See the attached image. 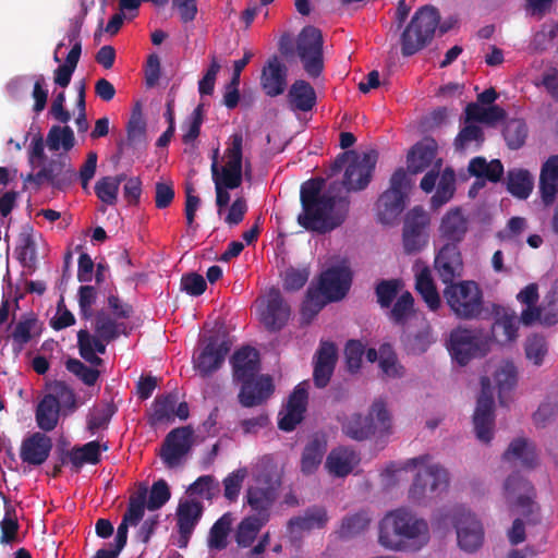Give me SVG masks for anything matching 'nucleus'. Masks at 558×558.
<instances>
[{
	"mask_svg": "<svg viewBox=\"0 0 558 558\" xmlns=\"http://www.w3.org/2000/svg\"><path fill=\"white\" fill-rule=\"evenodd\" d=\"M322 190L319 180H308L301 185L302 211L298 215V222L306 230L325 233L344 221L349 202L340 195L337 182L326 193Z\"/></svg>",
	"mask_w": 558,
	"mask_h": 558,
	"instance_id": "f257e3e1",
	"label": "nucleus"
},
{
	"mask_svg": "<svg viewBox=\"0 0 558 558\" xmlns=\"http://www.w3.org/2000/svg\"><path fill=\"white\" fill-rule=\"evenodd\" d=\"M416 470L408 492L409 500L417 506H428L439 498L449 486L448 471L433 462L430 456L423 454L402 463H390L383 476L387 485L395 484L403 472Z\"/></svg>",
	"mask_w": 558,
	"mask_h": 558,
	"instance_id": "f03ea898",
	"label": "nucleus"
},
{
	"mask_svg": "<svg viewBox=\"0 0 558 558\" xmlns=\"http://www.w3.org/2000/svg\"><path fill=\"white\" fill-rule=\"evenodd\" d=\"M211 178L216 191V205L218 214L230 202V190L238 189L243 178L251 180L252 165L243 157V135L241 132L233 133L226 143V149L219 157V149H215L211 157Z\"/></svg>",
	"mask_w": 558,
	"mask_h": 558,
	"instance_id": "7ed1b4c3",
	"label": "nucleus"
},
{
	"mask_svg": "<svg viewBox=\"0 0 558 558\" xmlns=\"http://www.w3.org/2000/svg\"><path fill=\"white\" fill-rule=\"evenodd\" d=\"M429 542L425 519L408 508L389 511L379 522L378 543L392 551H417Z\"/></svg>",
	"mask_w": 558,
	"mask_h": 558,
	"instance_id": "20e7f679",
	"label": "nucleus"
},
{
	"mask_svg": "<svg viewBox=\"0 0 558 558\" xmlns=\"http://www.w3.org/2000/svg\"><path fill=\"white\" fill-rule=\"evenodd\" d=\"M504 498L513 513L522 515L513 521L507 532L510 544L515 546L525 541V523L535 524L538 521L533 486L519 474H512L504 483Z\"/></svg>",
	"mask_w": 558,
	"mask_h": 558,
	"instance_id": "39448f33",
	"label": "nucleus"
},
{
	"mask_svg": "<svg viewBox=\"0 0 558 558\" xmlns=\"http://www.w3.org/2000/svg\"><path fill=\"white\" fill-rule=\"evenodd\" d=\"M272 459L264 457L251 466V478L244 500L255 515L266 514L270 519V509L277 499L278 482Z\"/></svg>",
	"mask_w": 558,
	"mask_h": 558,
	"instance_id": "423d86ee",
	"label": "nucleus"
},
{
	"mask_svg": "<svg viewBox=\"0 0 558 558\" xmlns=\"http://www.w3.org/2000/svg\"><path fill=\"white\" fill-rule=\"evenodd\" d=\"M342 432L354 440L384 438L392 434V416L383 398L375 399L366 415L354 413L345 417Z\"/></svg>",
	"mask_w": 558,
	"mask_h": 558,
	"instance_id": "0eeeda50",
	"label": "nucleus"
},
{
	"mask_svg": "<svg viewBox=\"0 0 558 558\" xmlns=\"http://www.w3.org/2000/svg\"><path fill=\"white\" fill-rule=\"evenodd\" d=\"M352 274L348 262L342 259L320 275L319 293L310 290L303 305V314L307 311L316 314L327 302L341 300L350 289Z\"/></svg>",
	"mask_w": 558,
	"mask_h": 558,
	"instance_id": "6e6552de",
	"label": "nucleus"
},
{
	"mask_svg": "<svg viewBox=\"0 0 558 558\" xmlns=\"http://www.w3.org/2000/svg\"><path fill=\"white\" fill-rule=\"evenodd\" d=\"M376 162L375 150L365 153L349 150L335 161L333 171L342 173L340 184L345 192H357L368 185Z\"/></svg>",
	"mask_w": 558,
	"mask_h": 558,
	"instance_id": "1a4fd4ad",
	"label": "nucleus"
},
{
	"mask_svg": "<svg viewBox=\"0 0 558 558\" xmlns=\"http://www.w3.org/2000/svg\"><path fill=\"white\" fill-rule=\"evenodd\" d=\"M409 172L416 174L429 169L421 180V189L430 193L436 185L437 177L442 168L441 158L437 157V144L432 138H424L415 144L407 157Z\"/></svg>",
	"mask_w": 558,
	"mask_h": 558,
	"instance_id": "9d476101",
	"label": "nucleus"
},
{
	"mask_svg": "<svg viewBox=\"0 0 558 558\" xmlns=\"http://www.w3.org/2000/svg\"><path fill=\"white\" fill-rule=\"evenodd\" d=\"M450 310L460 318L477 317L483 310L482 292L474 281L451 283L444 290Z\"/></svg>",
	"mask_w": 558,
	"mask_h": 558,
	"instance_id": "9b49d317",
	"label": "nucleus"
},
{
	"mask_svg": "<svg viewBox=\"0 0 558 558\" xmlns=\"http://www.w3.org/2000/svg\"><path fill=\"white\" fill-rule=\"evenodd\" d=\"M439 23L436 9L424 7L412 17L402 35V52L411 56L422 49L434 36Z\"/></svg>",
	"mask_w": 558,
	"mask_h": 558,
	"instance_id": "f8f14e48",
	"label": "nucleus"
},
{
	"mask_svg": "<svg viewBox=\"0 0 558 558\" xmlns=\"http://www.w3.org/2000/svg\"><path fill=\"white\" fill-rule=\"evenodd\" d=\"M448 350L451 357L463 366L489 351V339L478 330L457 328L450 332Z\"/></svg>",
	"mask_w": 558,
	"mask_h": 558,
	"instance_id": "ddd939ff",
	"label": "nucleus"
},
{
	"mask_svg": "<svg viewBox=\"0 0 558 558\" xmlns=\"http://www.w3.org/2000/svg\"><path fill=\"white\" fill-rule=\"evenodd\" d=\"M538 298V287L536 283L527 284L517 294L518 302L524 306L520 315V323L524 326L535 324L550 326L558 322V312L551 308L556 302V293L551 292L546 296L548 306H537Z\"/></svg>",
	"mask_w": 558,
	"mask_h": 558,
	"instance_id": "4468645a",
	"label": "nucleus"
},
{
	"mask_svg": "<svg viewBox=\"0 0 558 558\" xmlns=\"http://www.w3.org/2000/svg\"><path fill=\"white\" fill-rule=\"evenodd\" d=\"M410 185L411 181L404 169H397L391 175L390 187L377 202V215L383 223H392L402 213Z\"/></svg>",
	"mask_w": 558,
	"mask_h": 558,
	"instance_id": "2eb2a0df",
	"label": "nucleus"
},
{
	"mask_svg": "<svg viewBox=\"0 0 558 558\" xmlns=\"http://www.w3.org/2000/svg\"><path fill=\"white\" fill-rule=\"evenodd\" d=\"M457 544L465 553L473 554L484 544L485 531L477 515L466 508H457L452 515Z\"/></svg>",
	"mask_w": 558,
	"mask_h": 558,
	"instance_id": "dca6fc26",
	"label": "nucleus"
},
{
	"mask_svg": "<svg viewBox=\"0 0 558 558\" xmlns=\"http://www.w3.org/2000/svg\"><path fill=\"white\" fill-rule=\"evenodd\" d=\"M298 54L310 76H318L323 70V36L318 28L306 26L296 43Z\"/></svg>",
	"mask_w": 558,
	"mask_h": 558,
	"instance_id": "f3484780",
	"label": "nucleus"
},
{
	"mask_svg": "<svg viewBox=\"0 0 558 558\" xmlns=\"http://www.w3.org/2000/svg\"><path fill=\"white\" fill-rule=\"evenodd\" d=\"M473 425L476 438L484 444L490 442L494 437L495 416L493 389L488 377L482 379V392L476 402Z\"/></svg>",
	"mask_w": 558,
	"mask_h": 558,
	"instance_id": "a211bd4d",
	"label": "nucleus"
},
{
	"mask_svg": "<svg viewBox=\"0 0 558 558\" xmlns=\"http://www.w3.org/2000/svg\"><path fill=\"white\" fill-rule=\"evenodd\" d=\"M430 225V217L426 210L416 206L405 216L403 226V247L408 254L422 251L428 243L427 229Z\"/></svg>",
	"mask_w": 558,
	"mask_h": 558,
	"instance_id": "6ab92c4d",
	"label": "nucleus"
},
{
	"mask_svg": "<svg viewBox=\"0 0 558 558\" xmlns=\"http://www.w3.org/2000/svg\"><path fill=\"white\" fill-rule=\"evenodd\" d=\"M470 230V219L462 207L449 208L440 218L437 235L440 242L459 245Z\"/></svg>",
	"mask_w": 558,
	"mask_h": 558,
	"instance_id": "aec40b11",
	"label": "nucleus"
},
{
	"mask_svg": "<svg viewBox=\"0 0 558 558\" xmlns=\"http://www.w3.org/2000/svg\"><path fill=\"white\" fill-rule=\"evenodd\" d=\"M229 350L230 343L225 338L209 337L199 353L194 356V367L203 376H207L220 368Z\"/></svg>",
	"mask_w": 558,
	"mask_h": 558,
	"instance_id": "412c9836",
	"label": "nucleus"
},
{
	"mask_svg": "<svg viewBox=\"0 0 558 558\" xmlns=\"http://www.w3.org/2000/svg\"><path fill=\"white\" fill-rule=\"evenodd\" d=\"M260 322L269 330L281 329L290 317V307L279 290L271 289L259 303Z\"/></svg>",
	"mask_w": 558,
	"mask_h": 558,
	"instance_id": "4be33fe9",
	"label": "nucleus"
},
{
	"mask_svg": "<svg viewBox=\"0 0 558 558\" xmlns=\"http://www.w3.org/2000/svg\"><path fill=\"white\" fill-rule=\"evenodd\" d=\"M193 432L190 427H179L171 430L161 448V459L169 468L178 466L192 446Z\"/></svg>",
	"mask_w": 558,
	"mask_h": 558,
	"instance_id": "5701e85b",
	"label": "nucleus"
},
{
	"mask_svg": "<svg viewBox=\"0 0 558 558\" xmlns=\"http://www.w3.org/2000/svg\"><path fill=\"white\" fill-rule=\"evenodd\" d=\"M308 383L299 384L286 404L279 413V427L282 430L290 432L303 420L306 410L308 397Z\"/></svg>",
	"mask_w": 558,
	"mask_h": 558,
	"instance_id": "b1692460",
	"label": "nucleus"
},
{
	"mask_svg": "<svg viewBox=\"0 0 558 558\" xmlns=\"http://www.w3.org/2000/svg\"><path fill=\"white\" fill-rule=\"evenodd\" d=\"M328 522V515L324 508L312 507L303 514L293 517L287 524V535L292 543L299 542L306 533L323 529Z\"/></svg>",
	"mask_w": 558,
	"mask_h": 558,
	"instance_id": "393cba45",
	"label": "nucleus"
},
{
	"mask_svg": "<svg viewBox=\"0 0 558 558\" xmlns=\"http://www.w3.org/2000/svg\"><path fill=\"white\" fill-rule=\"evenodd\" d=\"M435 268L445 283L452 282L463 270L462 255L459 245L441 242L435 257Z\"/></svg>",
	"mask_w": 558,
	"mask_h": 558,
	"instance_id": "a878e982",
	"label": "nucleus"
},
{
	"mask_svg": "<svg viewBox=\"0 0 558 558\" xmlns=\"http://www.w3.org/2000/svg\"><path fill=\"white\" fill-rule=\"evenodd\" d=\"M203 513L201 502L182 499L177 509V525L180 534L179 546L185 547Z\"/></svg>",
	"mask_w": 558,
	"mask_h": 558,
	"instance_id": "bb28decb",
	"label": "nucleus"
},
{
	"mask_svg": "<svg viewBox=\"0 0 558 558\" xmlns=\"http://www.w3.org/2000/svg\"><path fill=\"white\" fill-rule=\"evenodd\" d=\"M504 463L524 469H533L537 465L538 454L535 445L524 438L518 437L513 439L502 456Z\"/></svg>",
	"mask_w": 558,
	"mask_h": 558,
	"instance_id": "cd10ccee",
	"label": "nucleus"
},
{
	"mask_svg": "<svg viewBox=\"0 0 558 558\" xmlns=\"http://www.w3.org/2000/svg\"><path fill=\"white\" fill-rule=\"evenodd\" d=\"M260 85L266 95L276 97L281 95L287 87V68L277 58H270L263 68Z\"/></svg>",
	"mask_w": 558,
	"mask_h": 558,
	"instance_id": "c85d7f7f",
	"label": "nucleus"
},
{
	"mask_svg": "<svg viewBox=\"0 0 558 558\" xmlns=\"http://www.w3.org/2000/svg\"><path fill=\"white\" fill-rule=\"evenodd\" d=\"M51 448L52 441L48 436L35 433L23 440L20 457L28 465H40L49 457Z\"/></svg>",
	"mask_w": 558,
	"mask_h": 558,
	"instance_id": "c756f323",
	"label": "nucleus"
},
{
	"mask_svg": "<svg viewBox=\"0 0 558 558\" xmlns=\"http://www.w3.org/2000/svg\"><path fill=\"white\" fill-rule=\"evenodd\" d=\"M337 361V348L333 343L323 341L314 357V381L319 388L327 386Z\"/></svg>",
	"mask_w": 558,
	"mask_h": 558,
	"instance_id": "7c9ffc66",
	"label": "nucleus"
},
{
	"mask_svg": "<svg viewBox=\"0 0 558 558\" xmlns=\"http://www.w3.org/2000/svg\"><path fill=\"white\" fill-rule=\"evenodd\" d=\"M274 391L272 380L269 376H254L243 381L239 398L244 407H254L265 401Z\"/></svg>",
	"mask_w": 558,
	"mask_h": 558,
	"instance_id": "2f4dec72",
	"label": "nucleus"
},
{
	"mask_svg": "<svg viewBox=\"0 0 558 558\" xmlns=\"http://www.w3.org/2000/svg\"><path fill=\"white\" fill-rule=\"evenodd\" d=\"M97 160V154L95 151H89L78 172H76L71 166L65 167L61 178H51L52 185L58 189H64L78 179L82 183V187L86 191L90 180L96 173Z\"/></svg>",
	"mask_w": 558,
	"mask_h": 558,
	"instance_id": "473e14b6",
	"label": "nucleus"
},
{
	"mask_svg": "<svg viewBox=\"0 0 558 558\" xmlns=\"http://www.w3.org/2000/svg\"><path fill=\"white\" fill-rule=\"evenodd\" d=\"M360 463L359 454L351 448L337 447L327 456L325 468L328 473L344 477L350 474Z\"/></svg>",
	"mask_w": 558,
	"mask_h": 558,
	"instance_id": "72a5a7b5",
	"label": "nucleus"
},
{
	"mask_svg": "<svg viewBox=\"0 0 558 558\" xmlns=\"http://www.w3.org/2000/svg\"><path fill=\"white\" fill-rule=\"evenodd\" d=\"M268 517L266 514L245 515L236 525L233 538L240 548H248L257 539L262 529L267 524Z\"/></svg>",
	"mask_w": 558,
	"mask_h": 558,
	"instance_id": "f704fd0d",
	"label": "nucleus"
},
{
	"mask_svg": "<svg viewBox=\"0 0 558 558\" xmlns=\"http://www.w3.org/2000/svg\"><path fill=\"white\" fill-rule=\"evenodd\" d=\"M366 359L378 362L381 373L389 378H400L404 375L403 366L398 362L397 355L390 344H381L379 349H368Z\"/></svg>",
	"mask_w": 558,
	"mask_h": 558,
	"instance_id": "c9c22d12",
	"label": "nucleus"
},
{
	"mask_svg": "<svg viewBox=\"0 0 558 558\" xmlns=\"http://www.w3.org/2000/svg\"><path fill=\"white\" fill-rule=\"evenodd\" d=\"M492 381L498 391L499 402L506 404V395L510 392L518 383V372L510 361H500L494 365Z\"/></svg>",
	"mask_w": 558,
	"mask_h": 558,
	"instance_id": "e433bc0d",
	"label": "nucleus"
},
{
	"mask_svg": "<svg viewBox=\"0 0 558 558\" xmlns=\"http://www.w3.org/2000/svg\"><path fill=\"white\" fill-rule=\"evenodd\" d=\"M233 376L239 381H245L256 376L258 372V352L250 347L238 350L232 359Z\"/></svg>",
	"mask_w": 558,
	"mask_h": 558,
	"instance_id": "4c0bfd02",
	"label": "nucleus"
},
{
	"mask_svg": "<svg viewBox=\"0 0 558 558\" xmlns=\"http://www.w3.org/2000/svg\"><path fill=\"white\" fill-rule=\"evenodd\" d=\"M520 317L513 311L502 310L497 312L496 320L492 327L493 339L501 344H508L514 341L518 337V324Z\"/></svg>",
	"mask_w": 558,
	"mask_h": 558,
	"instance_id": "58836bf2",
	"label": "nucleus"
},
{
	"mask_svg": "<svg viewBox=\"0 0 558 558\" xmlns=\"http://www.w3.org/2000/svg\"><path fill=\"white\" fill-rule=\"evenodd\" d=\"M414 272L417 292L422 295L427 306L432 311H436L440 305V298L434 283L430 269L421 263H416L414 265Z\"/></svg>",
	"mask_w": 558,
	"mask_h": 558,
	"instance_id": "ea45409f",
	"label": "nucleus"
},
{
	"mask_svg": "<svg viewBox=\"0 0 558 558\" xmlns=\"http://www.w3.org/2000/svg\"><path fill=\"white\" fill-rule=\"evenodd\" d=\"M539 189L544 203H553L558 193V155L549 157L543 165Z\"/></svg>",
	"mask_w": 558,
	"mask_h": 558,
	"instance_id": "a19ab883",
	"label": "nucleus"
},
{
	"mask_svg": "<svg viewBox=\"0 0 558 558\" xmlns=\"http://www.w3.org/2000/svg\"><path fill=\"white\" fill-rule=\"evenodd\" d=\"M435 187L437 189L430 198V207L433 209H438L453 197L456 191L454 172L449 168H441L437 177Z\"/></svg>",
	"mask_w": 558,
	"mask_h": 558,
	"instance_id": "79ce46f5",
	"label": "nucleus"
},
{
	"mask_svg": "<svg viewBox=\"0 0 558 558\" xmlns=\"http://www.w3.org/2000/svg\"><path fill=\"white\" fill-rule=\"evenodd\" d=\"M78 348L81 356L94 365H99L101 359L98 354L106 352V341L97 335H90L86 330H80L77 333Z\"/></svg>",
	"mask_w": 558,
	"mask_h": 558,
	"instance_id": "37998d69",
	"label": "nucleus"
},
{
	"mask_svg": "<svg viewBox=\"0 0 558 558\" xmlns=\"http://www.w3.org/2000/svg\"><path fill=\"white\" fill-rule=\"evenodd\" d=\"M60 409L58 408V399L54 396H45L39 402L36 410V421L38 426L44 430H52L59 418Z\"/></svg>",
	"mask_w": 558,
	"mask_h": 558,
	"instance_id": "c03bdc74",
	"label": "nucleus"
},
{
	"mask_svg": "<svg viewBox=\"0 0 558 558\" xmlns=\"http://www.w3.org/2000/svg\"><path fill=\"white\" fill-rule=\"evenodd\" d=\"M469 172L476 178L497 182L504 173V166L498 159L487 161L483 157H475L469 163Z\"/></svg>",
	"mask_w": 558,
	"mask_h": 558,
	"instance_id": "a18cd8bd",
	"label": "nucleus"
},
{
	"mask_svg": "<svg viewBox=\"0 0 558 558\" xmlns=\"http://www.w3.org/2000/svg\"><path fill=\"white\" fill-rule=\"evenodd\" d=\"M290 102L293 108L301 111L311 110L316 102L314 88L305 81H296L289 90Z\"/></svg>",
	"mask_w": 558,
	"mask_h": 558,
	"instance_id": "49530a36",
	"label": "nucleus"
},
{
	"mask_svg": "<svg viewBox=\"0 0 558 558\" xmlns=\"http://www.w3.org/2000/svg\"><path fill=\"white\" fill-rule=\"evenodd\" d=\"M507 189L515 197L525 199L533 190V177L523 169H512L508 172Z\"/></svg>",
	"mask_w": 558,
	"mask_h": 558,
	"instance_id": "de8ad7c7",
	"label": "nucleus"
},
{
	"mask_svg": "<svg viewBox=\"0 0 558 558\" xmlns=\"http://www.w3.org/2000/svg\"><path fill=\"white\" fill-rule=\"evenodd\" d=\"M177 399L174 396L168 395L157 398L150 409L149 422L151 425L157 426L161 424H169L174 420V408Z\"/></svg>",
	"mask_w": 558,
	"mask_h": 558,
	"instance_id": "09e8293b",
	"label": "nucleus"
},
{
	"mask_svg": "<svg viewBox=\"0 0 558 558\" xmlns=\"http://www.w3.org/2000/svg\"><path fill=\"white\" fill-rule=\"evenodd\" d=\"M46 143L51 151H69L75 144L74 132L68 125H53L47 134Z\"/></svg>",
	"mask_w": 558,
	"mask_h": 558,
	"instance_id": "8fccbe9b",
	"label": "nucleus"
},
{
	"mask_svg": "<svg viewBox=\"0 0 558 558\" xmlns=\"http://www.w3.org/2000/svg\"><path fill=\"white\" fill-rule=\"evenodd\" d=\"M107 450V446H101L98 441H89L80 448L72 450L70 454L71 463L76 468H81L85 463L95 464L100 459L101 451Z\"/></svg>",
	"mask_w": 558,
	"mask_h": 558,
	"instance_id": "3c124183",
	"label": "nucleus"
},
{
	"mask_svg": "<svg viewBox=\"0 0 558 558\" xmlns=\"http://www.w3.org/2000/svg\"><path fill=\"white\" fill-rule=\"evenodd\" d=\"M36 240L37 235L29 226H24L17 241L16 251L20 259L26 266L36 260Z\"/></svg>",
	"mask_w": 558,
	"mask_h": 558,
	"instance_id": "603ef678",
	"label": "nucleus"
},
{
	"mask_svg": "<svg viewBox=\"0 0 558 558\" xmlns=\"http://www.w3.org/2000/svg\"><path fill=\"white\" fill-rule=\"evenodd\" d=\"M122 180V175H116L104 177L96 182L95 193L102 204L112 206L117 203Z\"/></svg>",
	"mask_w": 558,
	"mask_h": 558,
	"instance_id": "864d4df0",
	"label": "nucleus"
},
{
	"mask_svg": "<svg viewBox=\"0 0 558 558\" xmlns=\"http://www.w3.org/2000/svg\"><path fill=\"white\" fill-rule=\"evenodd\" d=\"M232 524L231 513H225L211 526L208 536V546L210 549L221 550L227 547L228 534Z\"/></svg>",
	"mask_w": 558,
	"mask_h": 558,
	"instance_id": "5fc2aeb1",
	"label": "nucleus"
},
{
	"mask_svg": "<svg viewBox=\"0 0 558 558\" xmlns=\"http://www.w3.org/2000/svg\"><path fill=\"white\" fill-rule=\"evenodd\" d=\"M81 56V44L75 43L66 56L65 63L59 65L54 71V83L61 87H66L72 74L77 65Z\"/></svg>",
	"mask_w": 558,
	"mask_h": 558,
	"instance_id": "6e6d98bb",
	"label": "nucleus"
},
{
	"mask_svg": "<svg viewBox=\"0 0 558 558\" xmlns=\"http://www.w3.org/2000/svg\"><path fill=\"white\" fill-rule=\"evenodd\" d=\"M465 114L469 121L493 124L501 120L505 112L498 106L483 107L478 104H469L465 108Z\"/></svg>",
	"mask_w": 558,
	"mask_h": 558,
	"instance_id": "4d7b16f0",
	"label": "nucleus"
},
{
	"mask_svg": "<svg viewBox=\"0 0 558 558\" xmlns=\"http://www.w3.org/2000/svg\"><path fill=\"white\" fill-rule=\"evenodd\" d=\"M325 451L326 444L323 440L314 439L307 444L301 461L302 472L306 474L313 473L319 466Z\"/></svg>",
	"mask_w": 558,
	"mask_h": 558,
	"instance_id": "13d9d810",
	"label": "nucleus"
},
{
	"mask_svg": "<svg viewBox=\"0 0 558 558\" xmlns=\"http://www.w3.org/2000/svg\"><path fill=\"white\" fill-rule=\"evenodd\" d=\"M247 476L251 477V469L244 466L231 472L223 480V496L229 501H235L238 499L243 482Z\"/></svg>",
	"mask_w": 558,
	"mask_h": 558,
	"instance_id": "bf43d9fd",
	"label": "nucleus"
},
{
	"mask_svg": "<svg viewBox=\"0 0 558 558\" xmlns=\"http://www.w3.org/2000/svg\"><path fill=\"white\" fill-rule=\"evenodd\" d=\"M527 128L523 120L512 119L506 123L504 136L510 148L521 147L525 142Z\"/></svg>",
	"mask_w": 558,
	"mask_h": 558,
	"instance_id": "052dcab7",
	"label": "nucleus"
},
{
	"mask_svg": "<svg viewBox=\"0 0 558 558\" xmlns=\"http://www.w3.org/2000/svg\"><path fill=\"white\" fill-rule=\"evenodd\" d=\"M525 356L535 366H541L548 353V347L545 339L534 335L525 341Z\"/></svg>",
	"mask_w": 558,
	"mask_h": 558,
	"instance_id": "680f3d73",
	"label": "nucleus"
},
{
	"mask_svg": "<svg viewBox=\"0 0 558 558\" xmlns=\"http://www.w3.org/2000/svg\"><path fill=\"white\" fill-rule=\"evenodd\" d=\"M371 517L367 512H359L343 519L340 534L343 537H351L363 532L369 524Z\"/></svg>",
	"mask_w": 558,
	"mask_h": 558,
	"instance_id": "e2e57ef3",
	"label": "nucleus"
},
{
	"mask_svg": "<svg viewBox=\"0 0 558 558\" xmlns=\"http://www.w3.org/2000/svg\"><path fill=\"white\" fill-rule=\"evenodd\" d=\"M113 414V408L110 404H102L94 408L87 421V427L92 434L104 428Z\"/></svg>",
	"mask_w": 558,
	"mask_h": 558,
	"instance_id": "0e129e2a",
	"label": "nucleus"
},
{
	"mask_svg": "<svg viewBox=\"0 0 558 558\" xmlns=\"http://www.w3.org/2000/svg\"><path fill=\"white\" fill-rule=\"evenodd\" d=\"M483 142V132L478 125L468 124L456 138V146L458 149H465L472 144L477 148Z\"/></svg>",
	"mask_w": 558,
	"mask_h": 558,
	"instance_id": "69168bd1",
	"label": "nucleus"
},
{
	"mask_svg": "<svg viewBox=\"0 0 558 558\" xmlns=\"http://www.w3.org/2000/svg\"><path fill=\"white\" fill-rule=\"evenodd\" d=\"M203 123V106L198 105L183 124V141L191 143L196 140Z\"/></svg>",
	"mask_w": 558,
	"mask_h": 558,
	"instance_id": "338daca9",
	"label": "nucleus"
},
{
	"mask_svg": "<svg viewBox=\"0 0 558 558\" xmlns=\"http://www.w3.org/2000/svg\"><path fill=\"white\" fill-rule=\"evenodd\" d=\"M170 499V490L168 484L163 480H159L153 484L147 508L149 510H157L161 508Z\"/></svg>",
	"mask_w": 558,
	"mask_h": 558,
	"instance_id": "774afa93",
	"label": "nucleus"
}]
</instances>
